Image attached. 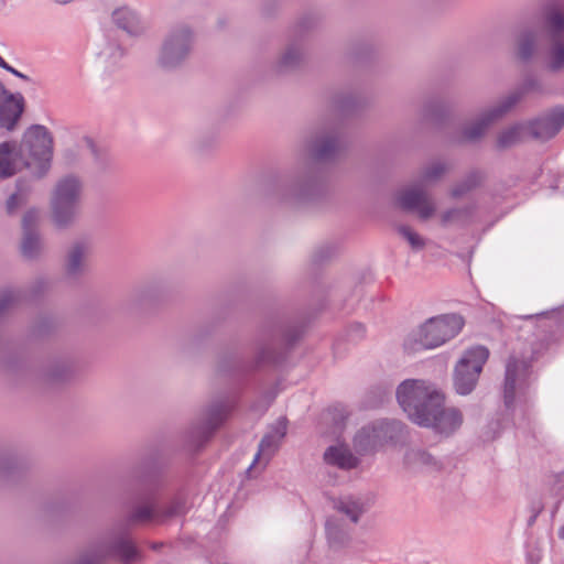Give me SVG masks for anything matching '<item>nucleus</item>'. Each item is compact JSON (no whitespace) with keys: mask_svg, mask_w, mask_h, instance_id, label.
<instances>
[{"mask_svg":"<svg viewBox=\"0 0 564 564\" xmlns=\"http://www.w3.org/2000/svg\"><path fill=\"white\" fill-rule=\"evenodd\" d=\"M25 167L20 149L13 142L0 143V178H7Z\"/></svg>","mask_w":564,"mask_h":564,"instance_id":"412c9836","label":"nucleus"},{"mask_svg":"<svg viewBox=\"0 0 564 564\" xmlns=\"http://www.w3.org/2000/svg\"><path fill=\"white\" fill-rule=\"evenodd\" d=\"M305 57V47L301 41L289 42L279 54L274 68L278 73L294 70L301 66Z\"/></svg>","mask_w":564,"mask_h":564,"instance_id":"4be33fe9","label":"nucleus"},{"mask_svg":"<svg viewBox=\"0 0 564 564\" xmlns=\"http://www.w3.org/2000/svg\"><path fill=\"white\" fill-rule=\"evenodd\" d=\"M84 197V182L75 174L59 177L50 196L51 217L58 228L72 226L78 217Z\"/></svg>","mask_w":564,"mask_h":564,"instance_id":"20e7f679","label":"nucleus"},{"mask_svg":"<svg viewBox=\"0 0 564 564\" xmlns=\"http://www.w3.org/2000/svg\"><path fill=\"white\" fill-rule=\"evenodd\" d=\"M398 232L409 242L412 249L421 250L425 247V239L411 227L401 225L398 227Z\"/></svg>","mask_w":564,"mask_h":564,"instance_id":"c9c22d12","label":"nucleus"},{"mask_svg":"<svg viewBox=\"0 0 564 564\" xmlns=\"http://www.w3.org/2000/svg\"><path fill=\"white\" fill-rule=\"evenodd\" d=\"M463 326L464 319L457 314L431 317L405 337L404 350L409 354H415L440 347L454 338Z\"/></svg>","mask_w":564,"mask_h":564,"instance_id":"f03ea898","label":"nucleus"},{"mask_svg":"<svg viewBox=\"0 0 564 564\" xmlns=\"http://www.w3.org/2000/svg\"><path fill=\"white\" fill-rule=\"evenodd\" d=\"M531 375V360L528 356L513 352L508 357L503 381V401L507 408H511L516 397L529 387Z\"/></svg>","mask_w":564,"mask_h":564,"instance_id":"6e6552de","label":"nucleus"},{"mask_svg":"<svg viewBox=\"0 0 564 564\" xmlns=\"http://www.w3.org/2000/svg\"><path fill=\"white\" fill-rule=\"evenodd\" d=\"M542 85L539 79L534 77H527L521 85L516 88L513 91L508 94L499 104L506 108V111L509 112L522 98L524 95L529 93H541Z\"/></svg>","mask_w":564,"mask_h":564,"instance_id":"cd10ccee","label":"nucleus"},{"mask_svg":"<svg viewBox=\"0 0 564 564\" xmlns=\"http://www.w3.org/2000/svg\"><path fill=\"white\" fill-rule=\"evenodd\" d=\"M397 400L409 419L415 424L449 436L463 424V413L454 406H445L444 393L432 382L408 379L397 389Z\"/></svg>","mask_w":564,"mask_h":564,"instance_id":"f257e3e1","label":"nucleus"},{"mask_svg":"<svg viewBox=\"0 0 564 564\" xmlns=\"http://www.w3.org/2000/svg\"><path fill=\"white\" fill-rule=\"evenodd\" d=\"M447 171L448 166L446 163L433 161L421 169L416 182L426 188L436 184Z\"/></svg>","mask_w":564,"mask_h":564,"instance_id":"c85d7f7f","label":"nucleus"},{"mask_svg":"<svg viewBox=\"0 0 564 564\" xmlns=\"http://www.w3.org/2000/svg\"><path fill=\"white\" fill-rule=\"evenodd\" d=\"M323 458L327 465L344 470L356 468L359 465L358 457L351 453L348 445L343 443L328 446L324 452Z\"/></svg>","mask_w":564,"mask_h":564,"instance_id":"b1692460","label":"nucleus"},{"mask_svg":"<svg viewBox=\"0 0 564 564\" xmlns=\"http://www.w3.org/2000/svg\"><path fill=\"white\" fill-rule=\"evenodd\" d=\"M441 107L440 100H430L424 105L423 115L424 117H434Z\"/></svg>","mask_w":564,"mask_h":564,"instance_id":"ea45409f","label":"nucleus"},{"mask_svg":"<svg viewBox=\"0 0 564 564\" xmlns=\"http://www.w3.org/2000/svg\"><path fill=\"white\" fill-rule=\"evenodd\" d=\"M546 68L551 72L564 69V40L551 39V45L547 51Z\"/></svg>","mask_w":564,"mask_h":564,"instance_id":"2f4dec72","label":"nucleus"},{"mask_svg":"<svg viewBox=\"0 0 564 564\" xmlns=\"http://www.w3.org/2000/svg\"><path fill=\"white\" fill-rule=\"evenodd\" d=\"M395 203L403 210L416 213L422 220H429L436 213L434 199L416 181L395 193Z\"/></svg>","mask_w":564,"mask_h":564,"instance_id":"9b49d317","label":"nucleus"},{"mask_svg":"<svg viewBox=\"0 0 564 564\" xmlns=\"http://www.w3.org/2000/svg\"><path fill=\"white\" fill-rule=\"evenodd\" d=\"M528 133L534 139L546 141L564 127V106H556L527 123Z\"/></svg>","mask_w":564,"mask_h":564,"instance_id":"4468645a","label":"nucleus"},{"mask_svg":"<svg viewBox=\"0 0 564 564\" xmlns=\"http://www.w3.org/2000/svg\"><path fill=\"white\" fill-rule=\"evenodd\" d=\"M196 44L194 29L187 23L171 26L158 47L155 65L163 72L181 69L191 58Z\"/></svg>","mask_w":564,"mask_h":564,"instance_id":"7ed1b4c3","label":"nucleus"},{"mask_svg":"<svg viewBox=\"0 0 564 564\" xmlns=\"http://www.w3.org/2000/svg\"><path fill=\"white\" fill-rule=\"evenodd\" d=\"M230 405L227 401L216 402L212 404L206 413L204 420L193 426L192 436L197 437L198 442L206 441L213 432L220 426L227 417Z\"/></svg>","mask_w":564,"mask_h":564,"instance_id":"a211bd4d","label":"nucleus"},{"mask_svg":"<svg viewBox=\"0 0 564 564\" xmlns=\"http://www.w3.org/2000/svg\"><path fill=\"white\" fill-rule=\"evenodd\" d=\"M323 177L314 169H308L290 182L280 185L278 195L282 200L290 203H303L314 198L321 193Z\"/></svg>","mask_w":564,"mask_h":564,"instance_id":"9d476101","label":"nucleus"},{"mask_svg":"<svg viewBox=\"0 0 564 564\" xmlns=\"http://www.w3.org/2000/svg\"><path fill=\"white\" fill-rule=\"evenodd\" d=\"M22 299L18 290H4L0 292V316L13 308Z\"/></svg>","mask_w":564,"mask_h":564,"instance_id":"f704fd0d","label":"nucleus"},{"mask_svg":"<svg viewBox=\"0 0 564 564\" xmlns=\"http://www.w3.org/2000/svg\"><path fill=\"white\" fill-rule=\"evenodd\" d=\"M186 501L183 497L178 496L173 498L165 507H160L161 523L174 517H181L186 513Z\"/></svg>","mask_w":564,"mask_h":564,"instance_id":"473e14b6","label":"nucleus"},{"mask_svg":"<svg viewBox=\"0 0 564 564\" xmlns=\"http://www.w3.org/2000/svg\"><path fill=\"white\" fill-rule=\"evenodd\" d=\"M401 431L397 421H376L362 426L354 436L355 451L360 455L376 452L384 443L392 441Z\"/></svg>","mask_w":564,"mask_h":564,"instance_id":"1a4fd4ad","label":"nucleus"},{"mask_svg":"<svg viewBox=\"0 0 564 564\" xmlns=\"http://www.w3.org/2000/svg\"><path fill=\"white\" fill-rule=\"evenodd\" d=\"M558 536L564 540V527L558 529Z\"/></svg>","mask_w":564,"mask_h":564,"instance_id":"a18cd8bd","label":"nucleus"},{"mask_svg":"<svg viewBox=\"0 0 564 564\" xmlns=\"http://www.w3.org/2000/svg\"><path fill=\"white\" fill-rule=\"evenodd\" d=\"M286 431L288 421L285 417L278 419L276 422L270 426L268 433L262 437L259 444L252 464L248 468L249 473L258 463H261L263 467L269 463L280 447L282 440L285 437Z\"/></svg>","mask_w":564,"mask_h":564,"instance_id":"2eb2a0df","label":"nucleus"},{"mask_svg":"<svg viewBox=\"0 0 564 564\" xmlns=\"http://www.w3.org/2000/svg\"><path fill=\"white\" fill-rule=\"evenodd\" d=\"M543 20L551 39L564 36V10L555 4L547 3L543 8Z\"/></svg>","mask_w":564,"mask_h":564,"instance_id":"bb28decb","label":"nucleus"},{"mask_svg":"<svg viewBox=\"0 0 564 564\" xmlns=\"http://www.w3.org/2000/svg\"><path fill=\"white\" fill-rule=\"evenodd\" d=\"M4 69L10 72L11 74H13L14 76H17V77H19L21 79L30 80L29 76H26L25 74L19 72L18 69L13 68L9 64L7 65V67Z\"/></svg>","mask_w":564,"mask_h":564,"instance_id":"a19ab883","label":"nucleus"},{"mask_svg":"<svg viewBox=\"0 0 564 564\" xmlns=\"http://www.w3.org/2000/svg\"><path fill=\"white\" fill-rule=\"evenodd\" d=\"M25 167L35 177H43L51 166L53 155V139L48 130L43 126L29 128L19 147Z\"/></svg>","mask_w":564,"mask_h":564,"instance_id":"423d86ee","label":"nucleus"},{"mask_svg":"<svg viewBox=\"0 0 564 564\" xmlns=\"http://www.w3.org/2000/svg\"><path fill=\"white\" fill-rule=\"evenodd\" d=\"M542 508L541 507H536L533 511V514L532 517L530 518V521H529V524H532L534 521H535V518L538 517V514L541 512Z\"/></svg>","mask_w":564,"mask_h":564,"instance_id":"37998d69","label":"nucleus"},{"mask_svg":"<svg viewBox=\"0 0 564 564\" xmlns=\"http://www.w3.org/2000/svg\"><path fill=\"white\" fill-rule=\"evenodd\" d=\"M40 210L28 209L22 217V238L20 252L26 260H37L45 251L44 241L39 231Z\"/></svg>","mask_w":564,"mask_h":564,"instance_id":"ddd939ff","label":"nucleus"},{"mask_svg":"<svg viewBox=\"0 0 564 564\" xmlns=\"http://www.w3.org/2000/svg\"><path fill=\"white\" fill-rule=\"evenodd\" d=\"M84 141H85V144L87 145V148L90 150V152L94 155H97V148H96L95 142L89 138H86Z\"/></svg>","mask_w":564,"mask_h":564,"instance_id":"79ce46f5","label":"nucleus"},{"mask_svg":"<svg viewBox=\"0 0 564 564\" xmlns=\"http://www.w3.org/2000/svg\"><path fill=\"white\" fill-rule=\"evenodd\" d=\"M488 357L489 351L484 346H475L464 352L453 375L454 389L458 394L467 395L473 392Z\"/></svg>","mask_w":564,"mask_h":564,"instance_id":"0eeeda50","label":"nucleus"},{"mask_svg":"<svg viewBox=\"0 0 564 564\" xmlns=\"http://www.w3.org/2000/svg\"><path fill=\"white\" fill-rule=\"evenodd\" d=\"M508 112L499 102L489 109L481 112V115L469 124L465 126L462 130V140L474 142L482 138L489 127L496 121L503 118Z\"/></svg>","mask_w":564,"mask_h":564,"instance_id":"f3484780","label":"nucleus"},{"mask_svg":"<svg viewBox=\"0 0 564 564\" xmlns=\"http://www.w3.org/2000/svg\"><path fill=\"white\" fill-rule=\"evenodd\" d=\"M161 523L159 497L155 492H150L137 505L128 517L129 523Z\"/></svg>","mask_w":564,"mask_h":564,"instance_id":"5701e85b","label":"nucleus"},{"mask_svg":"<svg viewBox=\"0 0 564 564\" xmlns=\"http://www.w3.org/2000/svg\"><path fill=\"white\" fill-rule=\"evenodd\" d=\"M404 464L413 471H434L441 469V463L429 452L410 448L404 455Z\"/></svg>","mask_w":564,"mask_h":564,"instance_id":"393cba45","label":"nucleus"},{"mask_svg":"<svg viewBox=\"0 0 564 564\" xmlns=\"http://www.w3.org/2000/svg\"><path fill=\"white\" fill-rule=\"evenodd\" d=\"M101 56L106 64H108L110 67H115L124 56V51L119 45H109L101 52Z\"/></svg>","mask_w":564,"mask_h":564,"instance_id":"4c0bfd02","label":"nucleus"},{"mask_svg":"<svg viewBox=\"0 0 564 564\" xmlns=\"http://www.w3.org/2000/svg\"><path fill=\"white\" fill-rule=\"evenodd\" d=\"M274 361L271 348L267 345L259 344L257 346L256 362L258 365L270 364Z\"/></svg>","mask_w":564,"mask_h":564,"instance_id":"58836bf2","label":"nucleus"},{"mask_svg":"<svg viewBox=\"0 0 564 564\" xmlns=\"http://www.w3.org/2000/svg\"><path fill=\"white\" fill-rule=\"evenodd\" d=\"M336 514L325 522V532L329 544L339 546L349 540L351 525H356L368 511L367 501L359 496L345 495L332 500Z\"/></svg>","mask_w":564,"mask_h":564,"instance_id":"39448f33","label":"nucleus"},{"mask_svg":"<svg viewBox=\"0 0 564 564\" xmlns=\"http://www.w3.org/2000/svg\"><path fill=\"white\" fill-rule=\"evenodd\" d=\"M541 33L536 29L523 28L516 34L514 52L523 62L531 61L540 51Z\"/></svg>","mask_w":564,"mask_h":564,"instance_id":"aec40b11","label":"nucleus"},{"mask_svg":"<svg viewBox=\"0 0 564 564\" xmlns=\"http://www.w3.org/2000/svg\"><path fill=\"white\" fill-rule=\"evenodd\" d=\"M8 63L0 56V67L3 69L7 67Z\"/></svg>","mask_w":564,"mask_h":564,"instance_id":"c03bdc74","label":"nucleus"},{"mask_svg":"<svg viewBox=\"0 0 564 564\" xmlns=\"http://www.w3.org/2000/svg\"><path fill=\"white\" fill-rule=\"evenodd\" d=\"M112 21L119 28L130 35H140L144 33L147 26L139 19L137 13L129 8H120L113 11Z\"/></svg>","mask_w":564,"mask_h":564,"instance_id":"a878e982","label":"nucleus"},{"mask_svg":"<svg viewBox=\"0 0 564 564\" xmlns=\"http://www.w3.org/2000/svg\"><path fill=\"white\" fill-rule=\"evenodd\" d=\"M473 215L471 206L455 207L444 210L440 215L441 225L444 227L465 225Z\"/></svg>","mask_w":564,"mask_h":564,"instance_id":"7c9ffc66","label":"nucleus"},{"mask_svg":"<svg viewBox=\"0 0 564 564\" xmlns=\"http://www.w3.org/2000/svg\"><path fill=\"white\" fill-rule=\"evenodd\" d=\"M341 149V130L338 124H325L316 129L305 141L304 150L314 159L325 161L333 159Z\"/></svg>","mask_w":564,"mask_h":564,"instance_id":"f8f14e48","label":"nucleus"},{"mask_svg":"<svg viewBox=\"0 0 564 564\" xmlns=\"http://www.w3.org/2000/svg\"><path fill=\"white\" fill-rule=\"evenodd\" d=\"M528 133L527 123H516L503 129L497 138V145L500 149H508L519 143Z\"/></svg>","mask_w":564,"mask_h":564,"instance_id":"c756f323","label":"nucleus"},{"mask_svg":"<svg viewBox=\"0 0 564 564\" xmlns=\"http://www.w3.org/2000/svg\"><path fill=\"white\" fill-rule=\"evenodd\" d=\"M24 110V98L20 93H10L0 82V127L13 130Z\"/></svg>","mask_w":564,"mask_h":564,"instance_id":"dca6fc26","label":"nucleus"},{"mask_svg":"<svg viewBox=\"0 0 564 564\" xmlns=\"http://www.w3.org/2000/svg\"><path fill=\"white\" fill-rule=\"evenodd\" d=\"M480 182V176L478 174L468 175L462 183L454 186L451 191V195L454 198H458L465 195L467 192L476 187Z\"/></svg>","mask_w":564,"mask_h":564,"instance_id":"e433bc0d","label":"nucleus"},{"mask_svg":"<svg viewBox=\"0 0 564 564\" xmlns=\"http://www.w3.org/2000/svg\"><path fill=\"white\" fill-rule=\"evenodd\" d=\"M89 252L90 247L85 241H76L68 248L64 262V272L67 278L77 279L85 273Z\"/></svg>","mask_w":564,"mask_h":564,"instance_id":"6ab92c4d","label":"nucleus"},{"mask_svg":"<svg viewBox=\"0 0 564 564\" xmlns=\"http://www.w3.org/2000/svg\"><path fill=\"white\" fill-rule=\"evenodd\" d=\"M29 188L23 187L20 183L18 184L17 192L9 196L6 203V209L8 214H14L20 207L26 204L29 198Z\"/></svg>","mask_w":564,"mask_h":564,"instance_id":"72a5a7b5","label":"nucleus"}]
</instances>
